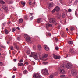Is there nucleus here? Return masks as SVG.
I'll use <instances>...</instances> for the list:
<instances>
[{
	"instance_id": "a18cd8bd",
	"label": "nucleus",
	"mask_w": 78,
	"mask_h": 78,
	"mask_svg": "<svg viewBox=\"0 0 78 78\" xmlns=\"http://www.w3.org/2000/svg\"><path fill=\"white\" fill-rule=\"evenodd\" d=\"M10 49L11 50H12L14 49V48H13V46H12L10 48Z\"/></svg>"
},
{
	"instance_id": "6ab92c4d",
	"label": "nucleus",
	"mask_w": 78,
	"mask_h": 78,
	"mask_svg": "<svg viewBox=\"0 0 78 78\" xmlns=\"http://www.w3.org/2000/svg\"><path fill=\"white\" fill-rule=\"evenodd\" d=\"M48 6L50 8H52L53 6V2H51L48 4Z\"/></svg>"
},
{
	"instance_id": "1a4fd4ad",
	"label": "nucleus",
	"mask_w": 78,
	"mask_h": 78,
	"mask_svg": "<svg viewBox=\"0 0 78 78\" xmlns=\"http://www.w3.org/2000/svg\"><path fill=\"white\" fill-rule=\"evenodd\" d=\"M37 22L38 23H41V22L42 21V18H41L37 19Z\"/></svg>"
},
{
	"instance_id": "423d86ee",
	"label": "nucleus",
	"mask_w": 78,
	"mask_h": 78,
	"mask_svg": "<svg viewBox=\"0 0 78 78\" xmlns=\"http://www.w3.org/2000/svg\"><path fill=\"white\" fill-rule=\"evenodd\" d=\"M49 22L51 23H56V20H55V19L51 18L49 20Z\"/></svg>"
},
{
	"instance_id": "6e6d98bb",
	"label": "nucleus",
	"mask_w": 78,
	"mask_h": 78,
	"mask_svg": "<svg viewBox=\"0 0 78 78\" xmlns=\"http://www.w3.org/2000/svg\"><path fill=\"white\" fill-rule=\"evenodd\" d=\"M58 29H60V28H61V26H58Z\"/></svg>"
},
{
	"instance_id": "864d4df0",
	"label": "nucleus",
	"mask_w": 78,
	"mask_h": 78,
	"mask_svg": "<svg viewBox=\"0 0 78 78\" xmlns=\"http://www.w3.org/2000/svg\"><path fill=\"white\" fill-rule=\"evenodd\" d=\"M4 0L6 2H7V3H8V2H9V0Z\"/></svg>"
},
{
	"instance_id": "e433bc0d",
	"label": "nucleus",
	"mask_w": 78,
	"mask_h": 78,
	"mask_svg": "<svg viewBox=\"0 0 78 78\" xmlns=\"http://www.w3.org/2000/svg\"><path fill=\"white\" fill-rule=\"evenodd\" d=\"M25 64H26V65H28L30 64V63H29L28 62H25Z\"/></svg>"
},
{
	"instance_id": "603ef678",
	"label": "nucleus",
	"mask_w": 78,
	"mask_h": 78,
	"mask_svg": "<svg viewBox=\"0 0 78 78\" xmlns=\"http://www.w3.org/2000/svg\"><path fill=\"white\" fill-rule=\"evenodd\" d=\"M39 59H40V60H43V59L42 57H40Z\"/></svg>"
},
{
	"instance_id": "72a5a7b5",
	"label": "nucleus",
	"mask_w": 78,
	"mask_h": 78,
	"mask_svg": "<svg viewBox=\"0 0 78 78\" xmlns=\"http://www.w3.org/2000/svg\"><path fill=\"white\" fill-rule=\"evenodd\" d=\"M54 76L53 75H51L49 76V78H53Z\"/></svg>"
},
{
	"instance_id": "5fc2aeb1",
	"label": "nucleus",
	"mask_w": 78,
	"mask_h": 78,
	"mask_svg": "<svg viewBox=\"0 0 78 78\" xmlns=\"http://www.w3.org/2000/svg\"><path fill=\"white\" fill-rule=\"evenodd\" d=\"M33 19V16H32L30 18V20H32Z\"/></svg>"
},
{
	"instance_id": "79ce46f5",
	"label": "nucleus",
	"mask_w": 78,
	"mask_h": 78,
	"mask_svg": "<svg viewBox=\"0 0 78 78\" xmlns=\"http://www.w3.org/2000/svg\"><path fill=\"white\" fill-rule=\"evenodd\" d=\"M68 12H72V9H68Z\"/></svg>"
},
{
	"instance_id": "2eb2a0df",
	"label": "nucleus",
	"mask_w": 78,
	"mask_h": 78,
	"mask_svg": "<svg viewBox=\"0 0 78 78\" xmlns=\"http://www.w3.org/2000/svg\"><path fill=\"white\" fill-rule=\"evenodd\" d=\"M46 28H49V27H52V25L48 23L46 24Z\"/></svg>"
},
{
	"instance_id": "7ed1b4c3",
	"label": "nucleus",
	"mask_w": 78,
	"mask_h": 78,
	"mask_svg": "<svg viewBox=\"0 0 78 78\" xmlns=\"http://www.w3.org/2000/svg\"><path fill=\"white\" fill-rule=\"evenodd\" d=\"M41 73L43 75H47L49 74L48 72V70L46 69H44L41 71Z\"/></svg>"
},
{
	"instance_id": "a878e982",
	"label": "nucleus",
	"mask_w": 78,
	"mask_h": 78,
	"mask_svg": "<svg viewBox=\"0 0 78 78\" xmlns=\"http://www.w3.org/2000/svg\"><path fill=\"white\" fill-rule=\"evenodd\" d=\"M8 3L9 4H12V3H13V2L11 0H9V2H8Z\"/></svg>"
},
{
	"instance_id": "20e7f679",
	"label": "nucleus",
	"mask_w": 78,
	"mask_h": 78,
	"mask_svg": "<svg viewBox=\"0 0 78 78\" xmlns=\"http://www.w3.org/2000/svg\"><path fill=\"white\" fill-rule=\"evenodd\" d=\"M72 75L74 76H76L77 75V73L75 70L72 69L71 71Z\"/></svg>"
},
{
	"instance_id": "9b49d317",
	"label": "nucleus",
	"mask_w": 78,
	"mask_h": 78,
	"mask_svg": "<svg viewBox=\"0 0 78 78\" xmlns=\"http://www.w3.org/2000/svg\"><path fill=\"white\" fill-rule=\"evenodd\" d=\"M56 11L58 12L60 10V8L58 7V6H56V7L55 8Z\"/></svg>"
},
{
	"instance_id": "b1692460",
	"label": "nucleus",
	"mask_w": 78,
	"mask_h": 78,
	"mask_svg": "<svg viewBox=\"0 0 78 78\" xmlns=\"http://www.w3.org/2000/svg\"><path fill=\"white\" fill-rule=\"evenodd\" d=\"M28 72V71L27 70H25L23 71V73L24 74H27Z\"/></svg>"
},
{
	"instance_id": "393cba45",
	"label": "nucleus",
	"mask_w": 78,
	"mask_h": 78,
	"mask_svg": "<svg viewBox=\"0 0 78 78\" xmlns=\"http://www.w3.org/2000/svg\"><path fill=\"white\" fill-rule=\"evenodd\" d=\"M24 17V19H25L26 20H28V16L25 15Z\"/></svg>"
},
{
	"instance_id": "bf43d9fd",
	"label": "nucleus",
	"mask_w": 78,
	"mask_h": 78,
	"mask_svg": "<svg viewBox=\"0 0 78 78\" xmlns=\"http://www.w3.org/2000/svg\"><path fill=\"white\" fill-rule=\"evenodd\" d=\"M3 25H4V26H5V25H6V23H2Z\"/></svg>"
},
{
	"instance_id": "2f4dec72",
	"label": "nucleus",
	"mask_w": 78,
	"mask_h": 78,
	"mask_svg": "<svg viewBox=\"0 0 78 78\" xmlns=\"http://www.w3.org/2000/svg\"><path fill=\"white\" fill-rule=\"evenodd\" d=\"M4 31H5V33L6 34H8V30L7 29L5 30Z\"/></svg>"
},
{
	"instance_id": "f8f14e48",
	"label": "nucleus",
	"mask_w": 78,
	"mask_h": 78,
	"mask_svg": "<svg viewBox=\"0 0 78 78\" xmlns=\"http://www.w3.org/2000/svg\"><path fill=\"white\" fill-rule=\"evenodd\" d=\"M18 66L19 67V66H20V67H22V66H23V67H24V66H25L24 65V64L23 63H18Z\"/></svg>"
},
{
	"instance_id": "3c124183",
	"label": "nucleus",
	"mask_w": 78,
	"mask_h": 78,
	"mask_svg": "<svg viewBox=\"0 0 78 78\" xmlns=\"http://www.w3.org/2000/svg\"><path fill=\"white\" fill-rule=\"evenodd\" d=\"M17 39L18 41H20V39L19 37L17 38Z\"/></svg>"
},
{
	"instance_id": "9d476101",
	"label": "nucleus",
	"mask_w": 78,
	"mask_h": 78,
	"mask_svg": "<svg viewBox=\"0 0 78 78\" xmlns=\"http://www.w3.org/2000/svg\"><path fill=\"white\" fill-rule=\"evenodd\" d=\"M60 72L62 74H65L66 73V72L63 69H61Z\"/></svg>"
},
{
	"instance_id": "774afa93",
	"label": "nucleus",
	"mask_w": 78,
	"mask_h": 78,
	"mask_svg": "<svg viewBox=\"0 0 78 78\" xmlns=\"http://www.w3.org/2000/svg\"><path fill=\"white\" fill-rule=\"evenodd\" d=\"M76 78H78V76H76Z\"/></svg>"
},
{
	"instance_id": "338daca9",
	"label": "nucleus",
	"mask_w": 78,
	"mask_h": 78,
	"mask_svg": "<svg viewBox=\"0 0 78 78\" xmlns=\"http://www.w3.org/2000/svg\"><path fill=\"white\" fill-rule=\"evenodd\" d=\"M9 23H11V21H9Z\"/></svg>"
},
{
	"instance_id": "0e129e2a",
	"label": "nucleus",
	"mask_w": 78,
	"mask_h": 78,
	"mask_svg": "<svg viewBox=\"0 0 78 78\" xmlns=\"http://www.w3.org/2000/svg\"><path fill=\"white\" fill-rule=\"evenodd\" d=\"M15 78V75H14L12 76V78Z\"/></svg>"
},
{
	"instance_id": "bb28decb",
	"label": "nucleus",
	"mask_w": 78,
	"mask_h": 78,
	"mask_svg": "<svg viewBox=\"0 0 78 78\" xmlns=\"http://www.w3.org/2000/svg\"><path fill=\"white\" fill-rule=\"evenodd\" d=\"M68 44L69 45H72L73 44V41H69L68 42Z\"/></svg>"
},
{
	"instance_id": "052dcab7",
	"label": "nucleus",
	"mask_w": 78,
	"mask_h": 78,
	"mask_svg": "<svg viewBox=\"0 0 78 78\" xmlns=\"http://www.w3.org/2000/svg\"><path fill=\"white\" fill-rule=\"evenodd\" d=\"M7 44H8L9 43V41H7Z\"/></svg>"
},
{
	"instance_id": "c03bdc74",
	"label": "nucleus",
	"mask_w": 78,
	"mask_h": 78,
	"mask_svg": "<svg viewBox=\"0 0 78 78\" xmlns=\"http://www.w3.org/2000/svg\"><path fill=\"white\" fill-rule=\"evenodd\" d=\"M60 77H62H62H64L65 76V75H60Z\"/></svg>"
},
{
	"instance_id": "37998d69",
	"label": "nucleus",
	"mask_w": 78,
	"mask_h": 78,
	"mask_svg": "<svg viewBox=\"0 0 78 78\" xmlns=\"http://www.w3.org/2000/svg\"><path fill=\"white\" fill-rule=\"evenodd\" d=\"M48 34L49 36H51V34L50 33H48Z\"/></svg>"
},
{
	"instance_id": "5701e85b",
	"label": "nucleus",
	"mask_w": 78,
	"mask_h": 78,
	"mask_svg": "<svg viewBox=\"0 0 78 78\" xmlns=\"http://www.w3.org/2000/svg\"><path fill=\"white\" fill-rule=\"evenodd\" d=\"M14 46L16 49H17V50H19V46H18L17 45H15L14 44Z\"/></svg>"
},
{
	"instance_id": "4468645a",
	"label": "nucleus",
	"mask_w": 78,
	"mask_h": 78,
	"mask_svg": "<svg viewBox=\"0 0 78 78\" xmlns=\"http://www.w3.org/2000/svg\"><path fill=\"white\" fill-rule=\"evenodd\" d=\"M2 7L5 11H7V10H8V9L6 7V6L4 5H2Z\"/></svg>"
},
{
	"instance_id": "412c9836",
	"label": "nucleus",
	"mask_w": 78,
	"mask_h": 78,
	"mask_svg": "<svg viewBox=\"0 0 78 78\" xmlns=\"http://www.w3.org/2000/svg\"><path fill=\"white\" fill-rule=\"evenodd\" d=\"M47 56H48V55L47 54H45L43 56V58H46Z\"/></svg>"
},
{
	"instance_id": "4be33fe9",
	"label": "nucleus",
	"mask_w": 78,
	"mask_h": 78,
	"mask_svg": "<svg viewBox=\"0 0 78 78\" xmlns=\"http://www.w3.org/2000/svg\"><path fill=\"white\" fill-rule=\"evenodd\" d=\"M23 19L22 18H20L19 19V23H22L23 22Z\"/></svg>"
},
{
	"instance_id": "39448f33",
	"label": "nucleus",
	"mask_w": 78,
	"mask_h": 78,
	"mask_svg": "<svg viewBox=\"0 0 78 78\" xmlns=\"http://www.w3.org/2000/svg\"><path fill=\"white\" fill-rule=\"evenodd\" d=\"M66 66L67 69H70L72 68V65L71 64L68 63L67 64Z\"/></svg>"
},
{
	"instance_id": "ddd939ff",
	"label": "nucleus",
	"mask_w": 78,
	"mask_h": 78,
	"mask_svg": "<svg viewBox=\"0 0 78 78\" xmlns=\"http://www.w3.org/2000/svg\"><path fill=\"white\" fill-rule=\"evenodd\" d=\"M33 67L32 66H30L29 67H28V70L30 72H31L33 70Z\"/></svg>"
},
{
	"instance_id": "4c0bfd02",
	"label": "nucleus",
	"mask_w": 78,
	"mask_h": 78,
	"mask_svg": "<svg viewBox=\"0 0 78 78\" xmlns=\"http://www.w3.org/2000/svg\"><path fill=\"white\" fill-rule=\"evenodd\" d=\"M61 15H58V19H61Z\"/></svg>"
},
{
	"instance_id": "f03ea898",
	"label": "nucleus",
	"mask_w": 78,
	"mask_h": 78,
	"mask_svg": "<svg viewBox=\"0 0 78 78\" xmlns=\"http://www.w3.org/2000/svg\"><path fill=\"white\" fill-rule=\"evenodd\" d=\"M24 38L26 40V41L28 42H30L31 41V39L30 36L27 34H25L24 35Z\"/></svg>"
},
{
	"instance_id": "69168bd1",
	"label": "nucleus",
	"mask_w": 78,
	"mask_h": 78,
	"mask_svg": "<svg viewBox=\"0 0 78 78\" xmlns=\"http://www.w3.org/2000/svg\"><path fill=\"white\" fill-rule=\"evenodd\" d=\"M66 31H68V28H66Z\"/></svg>"
},
{
	"instance_id": "13d9d810",
	"label": "nucleus",
	"mask_w": 78,
	"mask_h": 78,
	"mask_svg": "<svg viewBox=\"0 0 78 78\" xmlns=\"http://www.w3.org/2000/svg\"><path fill=\"white\" fill-rule=\"evenodd\" d=\"M29 14H30V16H32V15H33V13H29Z\"/></svg>"
},
{
	"instance_id": "c85d7f7f",
	"label": "nucleus",
	"mask_w": 78,
	"mask_h": 78,
	"mask_svg": "<svg viewBox=\"0 0 78 78\" xmlns=\"http://www.w3.org/2000/svg\"><path fill=\"white\" fill-rule=\"evenodd\" d=\"M54 39H55L56 42H58V38L56 37H54Z\"/></svg>"
},
{
	"instance_id": "6e6552de",
	"label": "nucleus",
	"mask_w": 78,
	"mask_h": 78,
	"mask_svg": "<svg viewBox=\"0 0 78 78\" xmlns=\"http://www.w3.org/2000/svg\"><path fill=\"white\" fill-rule=\"evenodd\" d=\"M53 57L55 59H60L61 58V57L60 56H57L55 54L54 55Z\"/></svg>"
},
{
	"instance_id": "8fccbe9b",
	"label": "nucleus",
	"mask_w": 78,
	"mask_h": 78,
	"mask_svg": "<svg viewBox=\"0 0 78 78\" xmlns=\"http://www.w3.org/2000/svg\"><path fill=\"white\" fill-rule=\"evenodd\" d=\"M13 61L14 62H16L17 61V59L16 58H14L13 59Z\"/></svg>"
},
{
	"instance_id": "a19ab883",
	"label": "nucleus",
	"mask_w": 78,
	"mask_h": 78,
	"mask_svg": "<svg viewBox=\"0 0 78 78\" xmlns=\"http://www.w3.org/2000/svg\"><path fill=\"white\" fill-rule=\"evenodd\" d=\"M55 49L56 50H59V47L58 46H57L55 48Z\"/></svg>"
},
{
	"instance_id": "cd10ccee",
	"label": "nucleus",
	"mask_w": 78,
	"mask_h": 78,
	"mask_svg": "<svg viewBox=\"0 0 78 78\" xmlns=\"http://www.w3.org/2000/svg\"><path fill=\"white\" fill-rule=\"evenodd\" d=\"M62 16L63 18H65V17H66V14H65V13H63L62 14Z\"/></svg>"
},
{
	"instance_id": "4d7b16f0",
	"label": "nucleus",
	"mask_w": 78,
	"mask_h": 78,
	"mask_svg": "<svg viewBox=\"0 0 78 78\" xmlns=\"http://www.w3.org/2000/svg\"><path fill=\"white\" fill-rule=\"evenodd\" d=\"M0 66H2L3 65V63L2 62H0Z\"/></svg>"
},
{
	"instance_id": "aec40b11",
	"label": "nucleus",
	"mask_w": 78,
	"mask_h": 78,
	"mask_svg": "<svg viewBox=\"0 0 78 78\" xmlns=\"http://www.w3.org/2000/svg\"><path fill=\"white\" fill-rule=\"evenodd\" d=\"M26 51L27 55H29V54H30V50H27Z\"/></svg>"
},
{
	"instance_id": "f257e3e1",
	"label": "nucleus",
	"mask_w": 78,
	"mask_h": 78,
	"mask_svg": "<svg viewBox=\"0 0 78 78\" xmlns=\"http://www.w3.org/2000/svg\"><path fill=\"white\" fill-rule=\"evenodd\" d=\"M40 55V53H36L35 52H31L30 56V57H33V58L34 59L37 60V58H38V55Z\"/></svg>"
},
{
	"instance_id": "58836bf2",
	"label": "nucleus",
	"mask_w": 78,
	"mask_h": 78,
	"mask_svg": "<svg viewBox=\"0 0 78 78\" xmlns=\"http://www.w3.org/2000/svg\"><path fill=\"white\" fill-rule=\"evenodd\" d=\"M13 70L15 72L17 71V69L15 68H13Z\"/></svg>"
},
{
	"instance_id": "a211bd4d",
	"label": "nucleus",
	"mask_w": 78,
	"mask_h": 78,
	"mask_svg": "<svg viewBox=\"0 0 78 78\" xmlns=\"http://www.w3.org/2000/svg\"><path fill=\"white\" fill-rule=\"evenodd\" d=\"M38 50H39V51H41L42 50V48L41 47V45H38Z\"/></svg>"
},
{
	"instance_id": "dca6fc26",
	"label": "nucleus",
	"mask_w": 78,
	"mask_h": 78,
	"mask_svg": "<svg viewBox=\"0 0 78 78\" xmlns=\"http://www.w3.org/2000/svg\"><path fill=\"white\" fill-rule=\"evenodd\" d=\"M44 49L45 50H46V51H47L49 50V48L48 47H47V46L45 45L44 46Z\"/></svg>"
},
{
	"instance_id": "f704fd0d",
	"label": "nucleus",
	"mask_w": 78,
	"mask_h": 78,
	"mask_svg": "<svg viewBox=\"0 0 78 78\" xmlns=\"http://www.w3.org/2000/svg\"><path fill=\"white\" fill-rule=\"evenodd\" d=\"M33 48L34 50H36V46H34L33 47Z\"/></svg>"
},
{
	"instance_id": "49530a36",
	"label": "nucleus",
	"mask_w": 78,
	"mask_h": 78,
	"mask_svg": "<svg viewBox=\"0 0 78 78\" xmlns=\"http://www.w3.org/2000/svg\"><path fill=\"white\" fill-rule=\"evenodd\" d=\"M23 62V60L22 59H20V63H21Z\"/></svg>"
},
{
	"instance_id": "0eeeda50",
	"label": "nucleus",
	"mask_w": 78,
	"mask_h": 78,
	"mask_svg": "<svg viewBox=\"0 0 78 78\" xmlns=\"http://www.w3.org/2000/svg\"><path fill=\"white\" fill-rule=\"evenodd\" d=\"M33 77L34 78H41L38 73H37L34 74Z\"/></svg>"
},
{
	"instance_id": "680f3d73",
	"label": "nucleus",
	"mask_w": 78,
	"mask_h": 78,
	"mask_svg": "<svg viewBox=\"0 0 78 78\" xmlns=\"http://www.w3.org/2000/svg\"><path fill=\"white\" fill-rule=\"evenodd\" d=\"M17 30H20V28L19 27H17Z\"/></svg>"
},
{
	"instance_id": "c756f323",
	"label": "nucleus",
	"mask_w": 78,
	"mask_h": 78,
	"mask_svg": "<svg viewBox=\"0 0 78 78\" xmlns=\"http://www.w3.org/2000/svg\"><path fill=\"white\" fill-rule=\"evenodd\" d=\"M0 3H1V4H5V2H4V1L3 0L1 1Z\"/></svg>"
},
{
	"instance_id": "de8ad7c7",
	"label": "nucleus",
	"mask_w": 78,
	"mask_h": 78,
	"mask_svg": "<svg viewBox=\"0 0 78 78\" xmlns=\"http://www.w3.org/2000/svg\"><path fill=\"white\" fill-rule=\"evenodd\" d=\"M29 3L30 5H31V2L30 1V0H29Z\"/></svg>"
},
{
	"instance_id": "ea45409f",
	"label": "nucleus",
	"mask_w": 78,
	"mask_h": 78,
	"mask_svg": "<svg viewBox=\"0 0 78 78\" xmlns=\"http://www.w3.org/2000/svg\"><path fill=\"white\" fill-rule=\"evenodd\" d=\"M55 11H56V10H55V9H54L52 11V13H54V12H55Z\"/></svg>"
},
{
	"instance_id": "09e8293b",
	"label": "nucleus",
	"mask_w": 78,
	"mask_h": 78,
	"mask_svg": "<svg viewBox=\"0 0 78 78\" xmlns=\"http://www.w3.org/2000/svg\"><path fill=\"white\" fill-rule=\"evenodd\" d=\"M47 63H48L47 62H44L43 63L44 64V65L47 64Z\"/></svg>"
},
{
	"instance_id": "7c9ffc66",
	"label": "nucleus",
	"mask_w": 78,
	"mask_h": 78,
	"mask_svg": "<svg viewBox=\"0 0 78 78\" xmlns=\"http://www.w3.org/2000/svg\"><path fill=\"white\" fill-rule=\"evenodd\" d=\"M74 30H75V29L73 27H71L70 28V30L71 31H73Z\"/></svg>"
},
{
	"instance_id": "c9c22d12",
	"label": "nucleus",
	"mask_w": 78,
	"mask_h": 78,
	"mask_svg": "<svg viewBox=\"0 0 78 78\" xmlns=\"http://www.w3.org/2000/svg\"><path fill=\"white\" fill-rule=\"evenodd\" d=\"M21 3L22 5H23V6H25V2H21Z\"/></svg>"
},
{
	"instance_id": "e2e57ef3",
	"label": "nucleus",
	"mask_w": 78,
	"mask_h": 78,
	"mask_svg": "<svg viewBox=\"0 0 78 78\" xmlns=\"http://www.w3.org/2000/svg\"><path fill=\"white\" fill-rule=\"evenodd\" d=\"M62 0H60V2L61 3H62Z\"/></svg>"
},
{
	"instance_id": "473e14b6",
	"label": "nucleus",
	"mask_w": 78,
	"mask_h": 78,
	"mask_svg": "<svg viewBox=\"0 0 78 78\" xmlns=\"http://www.w3.org/2000/svg\"><path fill=\"white\" fill-rule=\"evenodd\" d=\"M16 29L14 28H13V29H12V32H14V31H16Z\"/></svg>"
},
{
	"instance_id": "f3484780",
	"label": "nucleus",
	"mask_w": 78,
	"mask_h": 78,
	"mask_svg": "<svg viewBox=\"0 0 78 78\" xmlns=\"http://www.w3.org/2000/svg\"><path fill=\"white\" fill-rule=\"evenodd\" d=\"M69 51L70 52V53H73L75 52V51H74V50L72 48H70L69 50Z\"/></svg>"
}]
</instances>
